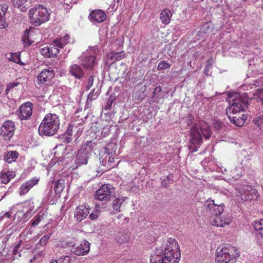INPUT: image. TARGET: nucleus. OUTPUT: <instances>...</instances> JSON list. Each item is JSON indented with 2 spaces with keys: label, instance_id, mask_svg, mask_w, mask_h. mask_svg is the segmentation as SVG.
Returning a JSON list of instances; mask_svg holds the SVG:
<instances>
[{
  "label": "nucleus",
  "instance_id": "1",
  "mask_svg": "<svg viewBox=\"0 0 263 263\" xmlns=\"http://www.w3.org/2000/svg\"><path fill=\"white\" fill-rule=\"evenodd\" d=\"M181 257L177 240L168 238L161 248L156 249L150 257L151 263H178Z\"/></svg>",
  "mask_w": 263,
  "mask_h": 263
},
{
  "label": "nucleus",
  "instance_id": "2",
  "mask_svg": "<svg viewBox=\"0 0 263 263\" xmlns=\"http://www.w3.org/2000/svg\"><path fill=\"white\" fill-rule=\"evenodd\" d=\"M227 108L226 114L231 122L237 126H242L247 119V115L243 113L248 106V100L239 93L232 96Z\"/></svg>",
  "mask_w": 263,
  "mask_h": 263
},
{
  "label": "nucleus",
  "instance_id": "3",
  "mask_svg": "<svg viewBox=\"0 0 263 263\" xmlns=\"http://www.w3.org/2000/svg\"><path fill=\"white\" fill-rule=\"evenodd\" d=\"M206 213L209 216L210 223L214 226L224 227L229 225L232 218L223 214L224 205L222 203H216L215 201L208 199L205 202Z\"/></svg>",
  "mask_w": 263,
  "mask_h": 263
},
{
  "label": "nucleus",
  "instance_id": "4",
  "mask_svg": "<svg viewBox=\"0 0 263 263\" xmlns=\"http://www.w3.org/2000/svg\"><path fill=\"white\" fill-rule=\"evenodd\" d=\"M216 263H235L240 256V252L234 246L224 244L216 251Z\"/></svg>",
  "mask_w": 263,
  "mask_h": 263
},
{
  "label": "nucleus",
  "instance_id": "5",
  "mask_svg": "<svg viewBox=\"0 0 263 263\" xmlns=\"http://www.w3.org/2000/svg\"><path fill=\"white\" fill-rule=\"evenodd\" d=\"M60 127L59 116L55 114H47L39 127V132L42 136H53Z\"/></svg>",
  "mask_w": 263,
  "mask_h": 263
},
{
  "label": "nucleus",
  "instance_id": "6",
  "mask_svg": "<svg viewBox=\"0 0 263 263\" xmlns=\"http://www.w3.org/2000/svg\"><path fill=\"white\" fill-rule=\"evenodd\" d=\"M30 22L35 26H40L49 18V14L45 7L37 5L29 11Z\"/></svg>",
  "mask_w": 263,
  "mask_h": 263
},
{
  "label": "nucleus",
  "instance_id": "7",
  "mask_svg": "<svg viewBox=\"0 0 263 263\" xmlns=\"http://www.w3.org/2000/svg\"><path fill=\"white\" fill-rule=\"evenodd\" d=\"M237 196L245 201L256 200L259 196L257 190L247 184L241 185L237 187Z\"/></svg>",
  "mask_w": 263,
  "mask_h": 263
},
{
  "label": "nucleus",
  "instance_id": "8",
  "mask_svg": "<svg viewBox=\"0 0 263 263\" xmlns=\"http://www.w3.org/2000/svg\"><path fill=\"white\" fill-rule=\"evenodd\" d=\"M90 243L86 240H83L77 246L72 241L67 242V246L72 248L71 251L77 256L87 254L90 251Z\"/></svg>",
  "mask_w": 263,
  "mask_h": 263
},
{
  "label": "nucleus",
  "instance_id": "9",
  "mask_svg": "<svg viewBox=\"0 0 263 263\" xmlns=\"http://www.w3.org/2000/svg\"><path fill=\"white\" fill-rule=\"evenodd\" d=\"M112 187L107 184L102 185L96 192L95 198L102 201H109L111 198Z\"/></svg>",
  "mask_w": 263,
  "mask_h": 263
},
{
  "label": "nucleus",
  "instance_id": "10",
  "mask_svg": "<svg viewBox=\"0 0 263 263\" xmlns=\"http://www.w3.org/2000/svg\"><path fill=\"white\" fill-rule=\"evenodd\" d=\"M91 141L87 142L86 145H83L82 147L79 150L76 159V162L79 166L87 163L88 153L91 151Z\"/></svg>",
  "mask_w": 263,
  "mask_h": 263
},
{
  "label": "nucleus",
  "instance_id": "11",
  "mask_svg": "<svg viewBox=\"0 0 263 263\" xmlns=\"http://www.w3.org/2000/svg\"><path fill=\"white\" fill-rule=\"evenodd\" d=\"M54 76V71L51 68L44 69L37 75L36 83L40 86L46 85L51 81Z\"/></svg>",
  "mask_w": 263,
  "mask_h": 263
},
{
  "label": "nucleus",
  "instance_id": "12",
  "mask_svg": "<svg viewBox=\"0 0 263 263\" xmlns=\"http://www.w3.org/2000/svg\"><path fill=\"white\" fill-rule=\"evenodd\" d=\"M15 129L14 122L7 120L5 121L0 130V135L2 136L5 140H10L13 136Z\"/></svg>",
  "mask_w": 263,
  "mask_h": 263
},
{
  "label": "nucleus",
  "instance_id": "13",
  "mask_svg": "<svg viewBox=\"0 0 263 263\" xmlns=\"http://www.w3.org/2000/svg\"><path fill=\"white\" fill-rule=\"evenodd\" d=\"M60 52V49L54 45L53 41L49 46H45L40 49V53L46 58L56 57Z\"/></svg>",
  "mask_w": 263,
  "mask_h": 263
},
{
  "label": "nucleus",
  "instance_id": "14",
  "mask_svg": "<svg viewBox=\"0 0 263 263\" xmlns=\"http://www.w3.org/2000/svg\"><path fill=\"white\" fill-rule=\"evenodd\" d=\"M89 206L86 204L78 206L74 212V218L78 222H81L85 219L89 213Z\"/></svg>",
  "mask_w": 263,
  "mask_h": 263
},
{
  "label": "nucleus",
  "instance_id": "15",
  "mask_svg": "<svg viewBox=\"0 0 263 263\" xmlns=\"http://www.w3.org/2000/svg\"><path fill=\"white\" fill-rule=\"evenodd\" d=\"M190 141L193 145H200L202 143V136L196 125L191 128Z\"/></svg>",
  "mask_w": 263,
  "mask_h": 263
},
{
  "label": "nucleus",
  "instance_id": "16",
  "mask_svg": "<svg viewBox=\"0 0 263 263\" xmlns=\"http://www.w3.org/2000/svg\"><path fill=\"white\" fill-rule=\"evenodd\" d=\"M32 106L30 102H27L21 106L20 117L21 120H26L31 117L32 114Z\"/></svg>",
  "mask_w": 263,
  "mask_h": 263
},
{
  "label": "nucleus",
  "instance_id": "17",
  "mask_svg": "<svg viewBox=\"0 0 263 263\" xmlns=\"http://www.w3.org/2000/svg\"><path fill=\"white\" fill-rule=\"evenodd\" d=\"M89 20L92 23H102L106 18V14L100 9L91 11L88 16Z\"/></svg>",
  "mask_w": 263,
  "mask_h": 263
},
{
  "label": "nucleus",
  "instance_id": "18",
  "mask_svg": "<svg viewBox=\"0 0 263 263\" xmlns=\"http://www.w3.org/2000/svg\"><path fill=\"white\" fill-rule=\"evenodd\" d=\"M39 179L37 178H33L24 183L20 189V195H24L27 193L29 191L34 185L38 184Z\"/></svg>",
  "mask_w": 263,
  "mask_h": 263
},
{
  "label": "nucleus",
  "instance_id": "19",
  "mask_svg": "<svg viewBox=\"0 0 263 263\" xmlns=\"http://www.w3.org/2000/svg\"><path fill=\"white\" fill-rule=\"evenodd\" d=\"M81 65L87 70L91 69L96 63V57L93 55H82L81 57Z\"/></svg>",
  "mask_w": 263,
  "mask_h": 263
},
{
  "label": "nucleus",
  "instance_id": "20",
  "mask_svg": "<svg viewBox=\"0 0 263 263\" xmlns=\"http://www.w3.org/2000/svg\"><path fill=\"white\" fill-rule=\"evenodd\" d=\"M8 9V5L5 4H0V29H3L8 26L6 21V13Z\"/></svg>",
  "mask_w": 263,
  "mask_h": 263
},
{
  "label": "nucleus",
  "instance_id": "21",
  "mask_svg": "<svg viewBox=\"0 0 263 263\" xmlns=\"http://www.w3.org/2000/svg\"><path fill=\"white\" fill-rule=\"evenodd\" d=\"M69 71L72 76L78 79H81L84 76L83 69L77 64L71 65L69 67Z\"/></svg>",
  "mask_w": 263,
  "mask_h": 263
},
{
  "label": "nucleus",
  "instance_id": "22",
  "mask_svg": "<svg viewBox=\"0 0 263 263\" xmlns=\"http://www.w3.org/2000/svg\"><path fill=\"white\" fill-rule=\"evenodd\" d=\"M173 13L168 8L163 9L160 13V20L161 23L166 25L170 23Z\"/></svg>",
  "mask_w": 263,
  "mask_h": 263
},
{
  "label": "nucleus",
  "instance_id": "23",
  "mask_svg": "<svg viewBox=\"0 0 263 263\" xmlns=\"http://www.w3.org/2000/svg\"><path fill=\"white\" fill-rule=\"evenodd\" d=\"M15 177V173L12 171H4L1 173L0 179L2 183L7 184L11 179Z\"/></svg>",
  "mask_w": 263,
  "mask_h": 263
},
{
  "label": "nucleus",
  "instance_id": "24",
  "mask_svg": "<svg viewBox=\"0 0 263 263\" xmlns=\"http://www.w3.org/2000/svg\"><path fill=\"white\" fill-rule=\"evenodd\" d=\"M70 37L68 34H66L63 37L54 40V45L60 49L63 48L66 45L70 43Z\"/></svg>",
  "mask_w": 263,
  "mask_h": 263
},
{
  "label": "nucleus",
  "instance_id": "25",
  "mask_svg": "<svg viewBox=\"0 0 263 263\" xmlns=\"http://www.w3.org/2000/svg\"><path fill=\"white\" fill-rule=\"evenodd\" d=\"M255 234L257 236L263 238V219L255 221L253 225Z\"/></svg>",
  "mask_w": 263,
  "mask_h": 263
},
{
  "label": "nucleus",
  "instance_id": "26",
  "mask_svg": "<svg viewBox=\"0 0 263 263\" xmlns=\"http://www.w3.org/2000/svg\"><path fill=\"white\" fill-rule=\"evenodd\" d=\"M33 209V207L30 208L26 213L22 210H19L15 214V217L17 218L18 222L26 221L28 219V215L32 211Z\"/></svg>",
  "mask_w": 263,
  "mask_h": 263
},
{
  "label": "nucleus",
  "instance_id": "27",
  "mask_svg": "<svg viewBox=\"0 0 263 263\" xmlns=\"http://www.w3.org/2000/svg\"><path fill=\"white\" fill-rule=\"evenodd\" d=\"M200 130L204 139H209L211 137L212 133L209 126L206 123H200Z\"/></svg>",
  "mask_w": 263,
  "mask_h": 263
},
{
  "label": "nucleus",
  "instance_id": "28",
  "mask_svg": "<svg viewBox=\"0 0 263 263\" xmlns=\"http://www.w3.org/2000/svg\"><path fill=\"white\" fill-rule=\"evenodd\" d=\"M18 156L16 151H9L4 156V160L9 163L14 162Z\"/></svg>",
  "mask_w": 263,
  "mask_h": 263
},
{
  "label": "nucleus",
  "instance_id": "29",
  "mask_svg": "<svg viewBox=\"0 0 263 263\" xmlns=\"http://www.w3.org/2000/svg\"><path fill=\"white\" fill-rule=\"evenodd\" d=\"M27 2V0H13L14 6L18 8L22 12L26 11L28 8Z\"/></svg>",
  "mask_w": 263,
  "mask_h": 263
},
{
  "label": "nucleus",
  "instance_id": "30",
  "mask_svg": "<svg viewBox=\"0 0 263 263\" xmlns=\"http://www.w3.org/2000/svg\"><path fill=\"white\" fill-rule=\"evenodd\" d=\"M65 187V181L63 180H58L55 182L54 192L56 195L60 196L61 193L63 192Z\"/></svg>",
  "mask_w": 263,
  "mask_h": 263
},
{
  "label": "nucleus",
  "instance_id": "31",
  "mask_svg": "<svg viewBox=\"0 0 263 263\" xmlns=\"http://www.w3.org/2000/svg\"><path fill=\"white\" fill-rule=\"evenodd\" d=\"M73 126L69 125L67 128L66 132L63 135V139L64 142L67 143H69L72 139Z\"/></svg>",
  "mask_w": 263,
  "mask_h": 263
},
{
  "label": "nucleus",
  "instance_id": "32",
  "mask_svg": "<svg viewBox=\"0 0 263 263\" xmlns=\"http://www.w3.org/2000/svg\"><path fill=\"white\" fill-rule=\"evenodd\" d=\"M125 197L118 198L116 199L113 201L112 207L114 210L116 211V212H119L120 211V208L121 207V204L125 200Z\"/></svg>",
  "mask_w": 263,
  "mask_h": 263
},
{
  "label": "nucleus",
  "instance_id": "33",
  "mask_svg": "<svg viewBox=\"0 0 263 263\" xmlns=\"http://www.w3.org/2000/svg\"><path fill=\"white\" fill-rule=\"evenodd\" d=\"M45 213L42 211L36 215L32 220V226L35 227L39 224L40 222L45 218Z\"/></svg>",
  "mask_w": 263,
  "mask_h": 263
},
{
  "label": "nucleus",
  "instance_id": "34",
  "mask_svg": "<svg viewBox=\"0 0 263 263\" xmlns=\"http://www.w3.org/2000/svg\"><path fill=\"white\" fill-rule=\"evenodd\" d=\"M29 33L30 29H26L22 37V41L24 44L27 46H30L32 43L31 40L29 39Z\"/></svg>",
  "mask_w": 263,
  "mask_h": 263
},
{
  "label": "nucleus",
  "instance_id": "35",
  "mask_svg": "<svg viewBox=\"0 0 263 263\" xmlns=\"http://www.w3.org/2000/svg\"><path fill=\"white\" fill-rule=\"evenodd\" d=\"M71 259L69 256H63L57 260H53L50 263H70Z\"/></svg>",
  "mask_w": 263,
  "mask_h": 263
},
{
  "label": "nucleus",
  "instance_id": "36",
  "mask_svg": "<svg viewBox=\"0 0 263 263\" xmlns=\"http://www.w3.org/2000/svg\"><path fill=\"white\" fill-rule=\"evenodd\" d=\"M171 64L165 61H162L159 62L157 66L158 70H162L168 69L170 67Z\"/></svg>",
  "mask_w": 263,
  "mask_h": 263
},
{
  "label": "nucleus",
  "instance_id": "37",
  "mask_svg": "<svg viewBox=\"0 0 263 263\" xmlns=\"http://www.w3.org/2000/svg\"><path fill=\"white\" fill-rule=\"evenodd\" d=\"M211 31V28L209 24L206 23L203 25L199 31L200 34H206Z\"/></svg>",
  "mask_w": 263,
  "mask_h": 263
},
{
  "label": "nucleus",
  "instance_id": "38",
  "mask_svg": "<svg viewBox=\"0 0 263 263\" xmlns=\"http://www.w3.org/2000/svg\"><path fill=\"white\" fill-rule=\"evenodd\" d=\"M253 122L258 127L263 125V114L257 116L254 118Z\"/></svg>",
  "mask_w": 263,
  "mask_h": 263
},
{
  "label": "nucleus",
  "instance_id": "39",
  "mask_svg": "<svg viewBox=\"0 0 263 263\" xmlns=\"http://www.w3.org/2000/svg\"><path fill=\"white\" fill-rule=\"evenodd\" d=\"M51 234H47L46 235H44L43 237L41 238V239L40 240L39 243L41 246L44 247L45 246L49 239L51 237Z\"/></svg>",
  "mask_w": 263,
  "mask_h": 263
},
{
  "label": "nucleus",
  "instance_id": "40",
  "mask_svg": "<svg viewBox=\"0 0 263 263\" xmlns=\"http://www.w3.org/2000/svg\"><path fill=\"white\" fill-rule=\"evenodd\" d=\"M114 54V57H115V60L116 61H120L125 57L126 53L124 51H121L119 52H113Z\"/></svg>",
  "mask_w": 263,
  "mask_h": 263
},
{
  "label": "nucleus",
  "instance_id": "41",
  "mask_svg": "<svg viewBox=\"0 0 263 263\" xmlns=\"http://www.w3.org/2000/svg\"><path fill=\"white\" fill-rule=\"evenodd\" d=\"M212 61H213L212 58H211L210 59H209L208 61V64L205 67L203 72H204V74L206 76L209 75V73L210 69L211 68L212 65Z\"/></svg>",
  "mask_w": 263,
  "mask_h": 263
},
{
  "label": "nucleus",
  "instance_id": "42",
  "mask_svg": "<svg viewBox=\"0 0 263 263\" xmlns=\"http://www.w3.org/2000/svg\"><path fill=\"white\" fill-rule=\"evenodd\" d=\"M9 60L18 64H21V62L20 56L16 53L12 54L11 58H9Z\"/></svg>",
  "mask_w": 263,
  "mask_h": 263
},
{
  "label": "nucleus",
  "instance_id": "43",
  "mask_svg": "<svg viewBox=\"0 0 263 263\" xmlns=\"http://www.w3.org/2000/svg\"><path fill=\"white\" fill-rule=\"evenodd\" d=\"M95 89H93L88 96V98L90 100H95L99 95L98 91L95 92Z\"/></svg>",
  "mask_w": 263,
  "mask_h": 263
},
{
  "label": "nucleus",
  "instance_id": "44",
  "mask_svg": "<svg viewBox=\"0 0 263 263\" xmlns=\"http://www.w3.org/2000/svg\"><path fill=\"white\" fill-rule=\"evenodd\" d=\"M19 82H15L13 83H9L7 87V88L6 89V92L7 93H8V91H9L10 89H12V88H14L15 87H16L18 85Z\"/></svg>",
  "mask_w": 263,
  "mask_h": 263
},
{
  "label": "nucleus",
  "instance_id": "45",
  "mask_svg": "<svg viewBox=\"0 0 263 263\" xmlns=\"http://www.w3.org/2000/svg\"><path fill=\"white\" fill-rule=\"evenodd\" d=\"M114 55L113 52L108 53L107 55V62H111L112 63H114L115 62L117 61L116 60H115Z\"/></svg>",
  "mask_w": 263,
  "mask_h": 263
},
{
  "label": "nucleus",
  "instance_id": "46",
  "mask_svg": "<svg viewBox=\"0 0 263 263\" xmlns=\"http://www.w3.org/2000/svg\"><path fill=\"white\" fill-rule=\"evenodd\" d=\"M93 77L92 76H90L88 79L87 84L86 86L87 90H89L90 88V87L93 85Z\"/></svg>",
  "mask_w": 263,
  "mask_h": 263
},
{
  "label": "nucleus",
  "instance_id": "47",
  "mask_svg": "<svg viewBox=\"0 0 263 263\" xmlns=\"http://www.w3.org/2000/svg\"><path fill=\"white\" fill-rule=\"evenodd\" d=\"M99 215V211L96 210L94 212L91 213L89 215V218L92 220H96Z\"/></svg>",
  "mask_w": 263,
  "mask_h": 263
},
{
  "label": "nucleus",
  "instance_id": "48",
  "mask_svg": "<svg viewBox=\"0 0 263 263\" xmlns=\"http://www.w3.org/2000/svg\"><path fill=\"white\" fill-rule=\"evenodd\" d=\"M214 127L217 130H219L221 128L222 123L218 121H216L214 123Z\"/></svg>",
  "mask_w": 263,
  "mask_h": 263
},
{
  "label": "nucleus",
  "instance_id": "49",
  "mask_svg": "<svg viewBox=\"0 0 263 263\" xmlns=\"http://www.w3.org/2000/svg\"><path fill=\"white\" fill-rule=\"evenodd\" d=\"M41 257V255L40 254L34 255V256L30 259V262L31 263H35V261L39 259Z\"/></svg>",
  "mask_w": 263,
  "mask_h": 263
},
{
  "label": "nucleus",
  "instance_id": "50",
  "mask_svg": "<svg viewBox=\"0 0 263 263\" xmlns=\"http://www.w3.org/2000/svg\"><path fill=\"white\" fill-rule=\"evenodd\" d=\"M196 145H190L189 147V151L193 153L197 151V148L196 146Z\"/></svg>",
  "mask_w": 263,
  "mask_h": 263
},
{
  "label": "nucleus",
  "instance_id": "51",
  "mask_svg": "<svg viewBox=\"0 0 263 263\" xmlns=\"http://www.w3.org/2000/svg\"><path fill=\"white\" fill-rule=\"evenodd\" d=\"M257 99L258 102H261L263 104V90L259 92Z\"/></svg>",
  "mask_w": 263,
  "mask_h": 263
},
{
  "label": "nucleus",
  "instance_id": "52",
  "mask_svg": "<svg viewBox=\"0 0 263 263\" xmlns=\"http://www.w3.org/2000/svg\"><path fill=\"white\" fill-rule=\"evenodd\" d=\"M20 248V243H18L17 245H16L15 246V247H14L13 250V254L14 255H16V253H17V250L18 249Z\"/></svg>",
  "mask_w": 263,
  "mask_h": 263
},
{
  "label": "nucleus",
  "instance_id": "53",
  "mask_svg": "<svg viewBox=\"0 0 263 263\" xmlns=\"http://www.w3.org/2000/svg\"><path fill=\"white\" fill-rule=\"evenodd\" d=\"M156 92H160L162 91V88L160 86H157L155 88Z\"/></svg>",
  "mask_w": 263,
  "mask_h": 263
},
{
  "label": "nucleus",
  "instance_id": "54",
  "mask_svg": "<svg viewBox=\"0 0 263 263\" xmlns=\"http://www.w3.org/2000/svg\"><path fill=\"white\" fill-rule=\"evenodd\" d=\"M4 262V258L3 255L0 253V263H3Z\"/></svg>",
  "mask_w": 263,
  "mask_h": 263
},
{
  "label": "nucleus",
  "instance_id": "55",
  "mask_svg": "<svg viewBox=\"0 0 263 263\" xmlns=\"http://www.w3.org/2000/svg\"><path fill=\"white\" fill-rule=\"evenodd\" d=\"M128 239V237L127 236V235L126 234H125V242H126Z\"/></svg>",
  "mask_w": 263,
  "mask_h": 263
},
{
  "label": "nucleus",
  "instance_id": "56",
  "mask_svg": "<svg viewBox=\"0 0 263 263\" xmlns=\"http://www.w3.org/2000/svg\"><path fill=\"white\" fill-rule=\"evenodd\" d=\"M114 160V159H113V158H112V160H111V158H110V157H109L108 161H109V162H112V161H114V160Z\"/></svg>",
  "mask_w": 263,
  "mask_h": 263
},
{
  "label": "nucleus",
  "instance_id": "57",
  "mask_svg": "<svg viewBox=\"0 0 263 263\" xmlns=\"http://www.w3.org/2000/svg\"><path fill=\"white\" fill-rule=\"evenodd\" d=\"M25 204H29V205H30V202H26L25 203Z\"/></svg>",
  "mask_w": 263,
  "mask_h": 263
},
{
  "label": "nucleus",
  "instance_id": "58",
  "mask_svg": "<svg viewBox=\"0 0 263 263\" xmlns=\"http://www.w3.org/2000/svg\"><path fill=\"white\" fill-rule=\"evenodd\" d=\"M121 65L124 66L125 67V64L124 63H122Z\"/></svg>",
  "mask_w": 263,
  "mask_h": 263
},
{
  "label": "nucleus",
  "instance_id": "59",
  "mask_svg": "<svg viewBox=\"0 0 263 263\" xmlns=\"http://www.w3.org/2000/svg\"><path fill=\"white\" fill-rule=\"evenodd\" d=\"M163 185L166 186L165 183H164V181L162 182Z\"/></svg>",
  "mask_w": 263,
  "mask_h": 263
},
{
  "label": "nucleus",
  "instance_id": "60",
  "mask_svg": "<svg viewBox=\"0 0 263 263\" xmlns=\"http://www.w3.org/2000/svg\"><path fill=\"white\" fill-rule=\"evenodd\" d=\"M119 1H120V0H117V3H119Z\"/></svg>",
  "mask_w": 263,
  "mask_h": 263
}]
</instances>
